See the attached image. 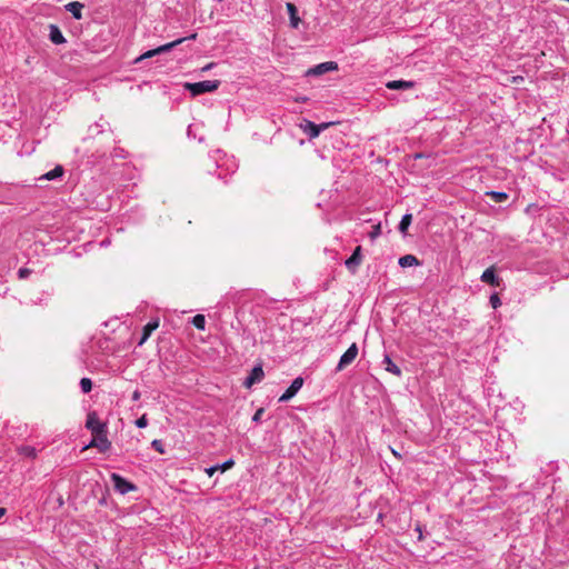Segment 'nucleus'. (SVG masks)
I'll use <instances>...</instances> for the list:
<instances>
[{"label": "nucleus", "mask_w": 569, "mask_h": 569, "mask_svg": "<svg viewBox=\"0 0 569 569\" xmlns=\"http://www.w3.org/2000/svg\"><path fill=\"white\" fill-rule=\"evenodd\" d=\"M220 86L219 80H204L200 82H186L184 89L188 90L193 97L206 92L216 91Z\"/></svg>", "instance_id": "obj_1"}, {"label": "nucleus", "mask_w": 569, "mask_h": 569, "mask_svg": "<svg viewBox=\"0 0 569 569\" xmlns=\"http://www.w3.org/2000/svg\"><path fill=\"white\" fill-rule=\"evenodd\" d=\"M197 37L196 33H192L190 34L189 37H184V38H179L172 42H169V43H166V44H162L156 49H152V50H149L147 52H144L143 54H141L139 58L136 59V62H139L141 60H144V59H148V58H152L157 54H160V53H164V52H168L170 51L171 49L176 48L177 46H179L180 43H182L183 41L186 40H194Z\"/></svg>", "instance_id": "obj_2"}, {"label": "nucleus", "mask_w": 569, "mask_h": 569, "mask_svg": "<svg viewBox=\"0 0 569 569\" xmlns=\"http://www.w3.org/2000/svg\"><path fill=\"white\" fill-rule=\"evenodd\" d=\"M92 436L93 439L86 448H97L100 452H106L110 449L111 442L107 438V430Z\"/></svg>", "instance_id": "obj_3"}, {"label": "nucleus", "mask_w": 569, "mask_h": 569, "mask_svg": "<svg viewBox=\"0 0 569 569\" xmlns=\"http://www.w3.org/2000/svg\"><path fill=\"white\" fill-rule=\"evenodd\" d=\"M111 481H112V485H113L116 491H118L121 495H126L130 491L136 490L134 485H132L131 482H129L127 479H124L123 477H121L118 473L111 475Z\"/></svg>", "instance_id": "obj_4"}, {"label": "nucleus", "mask_w": 569, "mask_h": 569, "mask_svg": "<svg viewBox=\"0 0 569 569\" xmlns=\"http://www.w3.org/2000/svg\"><path fill=\"white\" fill-rule=\"evenodd\" d=\"M358 356V347L356 343H352L346 351L345 353L340 357V360L338 362V366H337V370L338 371H341L342 369H345L347 366H349L350 363H352L355 361V359L357 358Z\"/></svg>", "instance_id": "obj_5"}, {"label": "nucleus", "mask_w": 569, "mask_h": 569, "mask_svg": "<svg viewBox=\"0 0 569 569\" xmlns=\"http://www.w3.org/2000/svg\"><path fill=\"white\" fill-rule=\"evenodd\" d=\"M86 427L92 435L106 431L107 425L99 420L97 412L91 411L87 416Z\"/></svg>", "instance_id": "obj_6"}, {"label": "nucleus", "mask_w": 569, "mask_h": 569, "mask_svg": "<svg viewBox=\"0 0 569 569\" xmlns=\"http://www.w3.org/2000/svg\"><path fill=\"white\" fill-rule=\"evenodd\" d=\"M302 386L303 379L301 377L293 379L289 388L280 396L279 402H287L292 399L299 392Z\"/></svg>", "instance_id": "obj_7"}, {"label": "nucleus", "mask_w": 569, "mask_h": 569, "mask_svg": "<svg viewBox=\"0 0 569 569\" xmlns=\"http://www.w3.org/2000/svg\"><path fill=\"white\" fill-rule=\"evenodd\" d=\"M361 261H362L361 247L358 246L353 250L352 254L346 260L345 264L349 271L355 273L356 270L358 269V267L360 266Z\"/></svg>", "instance_id": "obj_8"}, {"label": "nucleus", "mask_w": 569, "mask_h": 569, "mask_svg": "<svg viewBox=\"0 0 569 569\" xmlns=\"http://www.w3.org/2000/svg\"><path fill=\"white\" fill-rule=\"evenodd\" d=\"M337 68H338V66L333 61L322 62V63H319V64L315 66L313 68H310L307 71V74L308 76H320V74H323L326 72L336 70Z\"/></svg>", "instance_id": "obj_9"}, {"label": "nucleus", "mask_w": 569, "mask_h": 569, "mask_svg": "<svg viewBox=\"0 0 569 569\" xmlns=\"http://www.w3.org/2000/svg\"><path fill=\"white\" fill-rule=\"evenodd\" d=\"M264 373L260 366H256L249 376L246 378L243 385L247 388H251L254 383L260 382L263 378Z\"/></svg>", "instance_id": "obj_10"}, {"label": "nucleus", "mask_w": 569, "mask_h": 569, "mask_svg": "<svg viewBox=\"0 0 569 569\" xmlns=\"http://www.w3.org/2000/svg\"><path fill=\"white\" fill-rule=\"evenodd\" d=\"M480 279H481L482 282L489 283V284H491L493 287H498L500 284V280L496 276L493 267L487 268L482 272Z\"/></svg>", "instance_id": "obj_11"}, {"label": "nucleus", "mask_w": 569, "mask_h": 569, "mask_svg": "<svg viewBox=\"0 0 569 569\" xmlns=\"http://www.w3.org/2000/svg\"><path fill=\"white\" fill-rule=\"evenodd\" d=\"M66 10L72 14V17L77 20L82 18V9L84 4L79 1H72L64 6Z\"/></svg>", "instance_id": "obj_12"}, {"label": "nucleus", "mask_w": 569, "mask_h": 569, "mask_svg": "<svg viewBox=\"0 0 569 569\" xmlns=\"http://www.w3.org/2000/svg\"><path fill=\"white\" fill-rule=\"evenodd\" d=\"M49 38L54 44H62L66 42L64 36L56 24L49 26Z\"/></svg>", "instance_id": "obj_13"}, {"label": "nucleus", "mask_w": 569, "mask_h": 569, "mask_svg": "<svg viewBox=\"0 0 569 569\" xmlns=\"http://www.w3.org/2000/svg\"><path fill=\"white\" fill-rule=\"evenodd\" d=\"M415 83L412 81L406 80H392L387 82L386 87L390 90H407L413 88Z\"/></svg>", "instance_id": "obj_14"}, {"label": "nucleus", "mask_w": 569, "mask_h": 569, "mask_svg": "<svg viewBox=\"0 0 569 569\" xmlns=\"http://www.w3.org/2000/svg\"><path fill=\"white\" fill-rule=\"evenodd\" d=\"M301 128L310 138H317L321 132V127H318L309 120H305V124H301Z\"/></svg>", "instance_id": "obj_15"}, {"label": "nucleus", "mask_w": 569, "mask_h": 569, "mask_svg": "<svg viewBox=\"0 0 569 569\" xmlns=\"http://www.w3.org/2000/svg\"><path fill=\"white\" fill-rule=\"evenodd\" d=\"M382 362L385 365V369L388 372H390V373H392L395 376H398V377L401 376L400 368L396 363H393V361L391 360L389 355H385Z\"/></svg>", "instance_id": "obj_16"}, {"label": "nucleus", "mask_w": 569, "mask_h": 569, "mask_svg": "<svg viewBox=\"0 0 569 569\" xmlns=\"http://www.w3.org/2000/svg\"><path fill=\"white\" fill-rule=\"evenodd\" d=\"M158 321H150L143 327V333L139 341V346L143 345L147 341V339L150 337L152 331H154L158 328Z\"/></svg>", "instance_id": "obj_17"}, {"label": "nucleus", "mask_w": 569, "mask_h": 569, "mask_svg": "<svg viewBox=\"0 0 569 569\" xmlns=\"http://www.w3.org/2000/svg\"><path fill=\"white\" fill-rule=\"evenodd\" d=\"M399 266L402 268L413 267L419 264V260L417 257L412 254H406L399 258Z\"/></svg>", "instance_id": "obj_18"}, {"label": "nucleus", "mask_w": 569, "mask_h": 569, "mask_svg": "<svg viewBox=\"0 0 569 569\" xmlns=\"http://www.w3.org/2000/svg\"><path fill=\"white\" fill-rule=\"evenodd\" d=\"M286 8H287V11L289 13V17H290V23L293 28H298V24L300 22V19L298 18L297 16V8L293 3L291 2H288L286 4Z\"/></svg>", "instance_id": "obj_19"}, {"label": "nucleus", "mask_w": 569, "mask_h": 569, "mask_svg": "<svg viewBox=\"0 0 569 569\" xmlns=\"http://www.w3.org/2000/svg\"><path fill=\"white\" fill-rule=\"evenodd\" d=\"M63 174V168L61 166H56L52 170L43 174L40 179L46 180H54L60 178Z\"/></svg>", "instance_id": "obj_20"}, {"label": "nucleus", "mask_w": 569, "mask_h": 569, "mask_svg": "<svg viewBox=\"0 0 569 569\" xmlns=\"http://www.w3.org/2000/svg\"><path fill=\"white\" fill-rule=\"evenodd\" d=\"M411 221H412V214L411 213H406L402 217V219H401V221L399 223V231L401 233H406L408 228H409V226L411 224Z\"/></svg>", "instance_id": "obj_21"}, {"label": "nucleus", "mask_w": 569, "mask_h": 569, "mask_svg": "<svg viewBox=\"0 0 569 569\" xmlns=\"http://www.w3.org/2000/svg\"><path fill=\"white\" fill-rule=\"evenodd\" d=\"M192 325L199 329L204 330L206 329V319L203 315H197L191 320Z\"/></svg>", "instance_id": "obj_22"}, {"label": "nucleus", "mask_w": 569, "mask_h": 569, "mask_svg": "<svg viewBox=\"0 0 569 569\" xmlns=\"http://www.w3.org/2000/svg\"><path fill=\"white\" fill-rule=\"evenodd\" d=\"M487 194L496 202H503L508 199V194L501 191H490Z\"/></svg>", "instance_id": "obj_23"}, {"label": "nucleus", "mask_w": 569, "mask_h": 569, "mask_svg": "<svg viewBox=\"0 0 569 569\" xmlns=\"http://www.w3.org/2000/svg\"><path fill=\"white\" fill-rule=\"evenodd\" d=\"M80 388L83 393H88L92 389V381L89 378H82L80 380Z\"/></svg>", "instance_id": "obj_24"}, {"label": "nucleus", "mask_w": 569, "mask_h": 569, "mask_svg": "<svg viewBox=\"0 0 569 569\" xmlns=\"http://www.w3.org/2000/svg\"><path fill=\"white\" fill-rule=\"evenodd\" d=\"M490 305H491V307H492L493 309H497L498 307H500V306H501V300H500V298H499L498 293H492V295L490 296Z\"/></svg>", "instance_id": "obj_25"}, {"label": "nucleus", "mask_w": 569, "mask_h": 569, "mask_svg": "<svg viewBox=\"0 0 569 569\" xmlns=\"http://www.w3.org/2000/svg\"><path fill=\"white\" fill-rule=\"evenodd\" d=\"M381 233V227L380 223L375 224L372 228V231H370L369 237L371 240H375L377 237H379Z\"/></svg>", "instance_id": "obj_26"}, {"label": "nucleus", "mask_w": 569, "mask_h": 569, "mask_svg": "<svg viewBox=\"0 0 569 569\" xmlns=\"http://www.w3.org/2000/svg\"><path fill=\"white\" fill-rule=\"evenodd\" d=\"M151 446L154 450H157L159 453H163L164 452V449H163V445L161 442V440H158V439H154L152 442H151Z\"/></svg>", "instance_id": "obj_27"}, {"label": "nucleus", "mask_w": 569, "mask_h": 569, "mask_svg": "<svg viewBox=\"0 0 569 569\" xmlns=\"http://www.w3.org/2000/svg\"><path fill=\"white\" fill-rule=\"evenodd\" d=\"M233 465H234L233 460L229 459V460L224 461L223 463L217 465V466H218V469L223 472V471L230 469Z\"/></svg>", "instance_id": "obj_28"}, {"label": "nucleus", "mask_w": 569, "mask_h": 569, "mask_svg": "<svg viewBox=\"0 0 569 569\" xmlns=\"http://www.w3.org/2000/svg\"><path fill=\"white\" fill-rule=\"evenodd\" d=\"M147 425H148V419H147L146 415L141 416L140 418H138L136 420V426L138 428H144V427H147Z\"/></svg>", "instance_id": "obj_29"}, {"label": "nucleus", "mask_w": 569, "mask_h": 569, "mask_svg": "<svg viewBox=\"0 0 569 569\" xmlns=\"http://www.w3.org/2000/svg\"><path fill=\"white\" fill-rule=\"evenodd\" d=\"M30 273H31V270L28 269V268H20L19 271H18V276H19L20 279L28 278Z\"/></svg>", "instance_id": "obj_30"}, {"label": "nucleus", "mask_w": 569, "mask_h": 569, "mask_svg": "<svg viewBox=\"0 0 569 569\" xmlns=\"http://www.w3.org/2000/svg\"><path fill=\"white\" fill-rule=\"evenodd\" d=\"M218 466H211L209 468H206V473L209 476V477H212L214 475L216 471H218Z\"/></svg>", "instance_id": "obj_31"}, {"label": "nucleus", "mask_w": 569, "mask_h": 569, "mask_svg": "<svg viewBox=\"0 0 569 569\" xmlns=\"http://www.w3.org/2000/svg\"><path fill=\"white\" fill-rule=\"evenodd\" d=\"M415 531H416V532H417V535H418V540H422V539H423V536H422V529H421L420 525H417V526H416Z\"/></svg>", "instance_id": "obj_32"}, {"label": "nucleus", "mask_w": 569, "mask_h": 569, "mask_svg": "<svg viewBox=\"0 0 569 569\" xmlns=\"http://www.w3.org/2000/svg\"><path fill=\"white\" fill-rule=\"evenodd\" d=\"M23 450L30 457H34L36 456V450L33 448L27 447Z\"/></svg>", "instance_id": "obj_33"}, {"label": "nucleus", "mask_w": 569, "mask_h": 569, "mask_svg": "<svg viewBox=\"0 0 569 569\" xmlns=\"http://www.w3.org/2000/svg\"><path fill=\"white\" fill-rule=\"evenodd\" d=\"M262 412H263V409H259V410L254 413V416H253L252 420H253V421H259V420H260V417H261V415H262Z\"/></svg>", "instance_id": "obj_34"}, {"label": "nucleus", "mask_w": 569, "mask_h": 569, "mask_svg": "<svg viewBox=\"0 0 569 569\" xmlns=\"http://www.w3.org/2000/svg\"><path fill=\"white\" fill-rule=\"evenodd\" d=\"M140 399V392L138 390H136L133 393H132V400L137 401Z\"/></svg>", "instance_id": "obj_35"}, {"label": "nucleus", "mask_w": 569, "mask_h": 569, "mask_svg": "<svg viewBox=\"0 0 569 569\" xmlns=\"http://www.w3.org/2000/svg\"><path fill=\"white\" fill-rule=\"evenodd\" d=\"M213 66H214V63H213V62H210V63L206 64V66L202 68V71H209Z\"/></svg>", "instance_id": "obj_36"}, {"label": "nucleus", "mask_w": 569, "mask_h": 569, "mask_svg": "<svg viewBox=\"0 0 569 569\" xmlns=\"http://www.w3.org/2000/svg\"><path fill=\"white\" fill-rule=\"evenodd\" d=\"M6 513V509L4 508H0V518H2Z\"/></svg>", "instance_id": "obj_37"}, {"label": "nucleus", "mask_w": 569, "mask_h": 569, "mask_svg": "<svg viewBox=\"0 0 569 569\" xmlns=\"http://www.w3.org/2000/svg\"><path fill=\"white\" fill-rule=\"evenodd\" d=\"M191 131H192V126H189V128H188V136H191Z\"/></svg>", "instance_id": "obj_38"}, {"label": "nucleus", "mask_w": 569, "mask_h": 569, "mask_svg": "<svg viewBox=\"0 0 569 569\" xmlns=\"http://www.w3.org/2000/svg\"><path fill=\"white\" fill-rule=\"evenodd\" d=\"M567 2H569V0H566Z\"/></svg>", "instance_id": "obj_39"}]
</instances>
